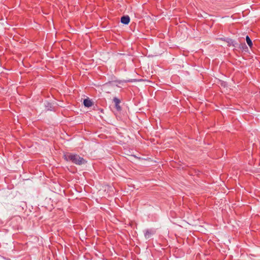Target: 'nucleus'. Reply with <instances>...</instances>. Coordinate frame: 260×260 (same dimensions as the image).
<instances>
[{
    "instance_id": "nucleus-1",
    "label": "nucleus",
    "mask_w": 260,
    "mask_h": 260,
    "mask_svg": "<svg viewBox=\"0 0 260 260\" xmlns=\"http://www.w3.org/2000/svg\"><path fill=\"white\" fill-rule=\"evenodd\" d=\"M63 157L66 160L71 161L77 165H81L86 162L83 157H80L77 154L67 152L64 153Z\"/></svg>"
},
{
    "instance_id": "nucleus-4",
    "label": "nucleus",
    "mask_w": 260,
    "mask_h": 260,
    "mask_svg": "<svg viewBox=\"0 0 260 260\" xmlns=\"http://www.w3.org/2000/svg\"><path fill=\"white\" fill-rule=\"evenodd\" d=\"M83 104L85 107H90L92 105V102L88 98L84 100Z\"/></svg>"
},
{
    "instance_id": "nucleus-3",
    "label": "nucleus",
    "mask_w": 260,
    "mask_h": 260,
    "mask_svg": "<svg viewBox=\"0 0 260 260\" xmlns=\"http://www.w3.org/2000/svg\"><path fill=\"white\" fill-rule=\"evenodd\" d=\"M113 102L115 103V107L116 109L118 111L121 110V107L119 106V104L120 103V101L117 98L115 97L113 99Z\"/></svg>"
},
{
    "instance_id": "nucleus-2",
    "label": "nucleus",
    "mask_w": 260,
    "mask_h": 260,
    "mask_svg": "<svg viewBox=\"0 0 260 260\" xmlns=\"http://www.w3.org/2000/svg\"><path fill=\"white\" fill-rule=\"evenodd\" d=\"M130 21V18L128 16H123L121 18V22L124 24H128Z\"/></svg>"
},
{
    "instance_id": "nucleus-7",
    "label": "nucleus",
    "mask_w": 260,
    "mask_h": 260,
    "mask_svg": "<svg viewBox=\"0 0 260 260\" xmlns=\"http://www.w3.org/2000/svg\"><path fill=\"white\" fill-rule=\"evenodd\" d=\"M228 44L229 46H233L234 47H237L236 43H235L234 41L231 39H230L228 41Z\"/></svg>"
},
{
    "instance_id": "nucleus-5",
    "label": "nucleus",
    "mask_w": 260,
    "mask_h": 260,
    "mask_svg": "<svg viewBox=\"0 0 260 260\" xmlns=\"http://www.w3.org/2000/svg\"><path fill=\"white\" fill-rule=\"evenodd\" d=\"M153 234V232L151 230H146L144 232V235L146 239H148L151 237V235Z\"/></svg>"
},
{
    "instance_id": "nucleus-8",
    "label": "nucleus",
    "mask_w": 260,
    "mask_h": 260,
    "mask_svg": "<svg viewBox=\"0 0 260 260\" xmlns=\"http://www.w3.org/2000/svg\"><path fill=\"white\" fill-rule=\"evenodd\" d=\"M241 45L242 46V48H243V47H246V44L244 43L243 44H241Z\"/></svg>"
},
{
    "instance_id": "nucleus-6",
    "label": "nucleus",
    "mask_w": 260,
    "mask_h": 260,
    "mask_svg": "<svg viewBox=\"0 0 260 260\" xmlns=\"http://www.w3.org/2000/svg\"><path fill=\"white\" fill-rule=\"evenodd\" d=\"M246 40L247 44L250 47H251L252 46V42L249 36H247L246 37Z\"/></svg>"
}]
</instances>
